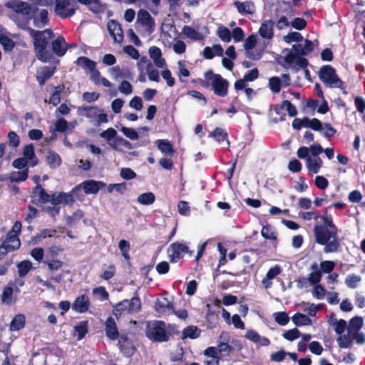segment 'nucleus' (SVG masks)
Masks as SVG:
<instances>
[{"label": "nucleus", "instance_id": "nucleus-45", "mask_svg": "<svg viewBox=\"0 0 365 365\" xmlns=\"http://www.w3.org/2000/svg\"><path fill=\"white\" fill-rule=\"evenodd\" d=\"M28 169H24L21 171H16L11 173L10 180L12 182H21L24 181L28 178Z\"/></svg>", "mask_w": 365, "mask_h": 365}, {"label": "nucleus", "instance_id": "nucleus-23", "mask_svg": "<svg viewBox=\"0 0 365 365\" xmlns=\"http://www.w3.org/2000/svg\"><path fill=\"white\" fill-rule=\"evenodd\" d=\"M234 5L237 9V11L241 14H253L255 12V6L253 2L247 1L241 2L236 1Z\"/></svg>", "mask_w": 365, "mask_h": 365}, {"label": "nucleus", "instance_id": "nucleus-30", "mask_svg": "<svg viewBox=\"0 0 365 365\" xmlns=\"http://www.w3.org/2000/svg\"><path fill=\"white\" fill-rule=\"evenodd\" d=\"M155 308L158 312L163 313L167 310H173V304L167 298L163 297L156 301Z\"/></svg>", "mask_w": 365, "mask_h": 365}, {"label": "nucleus", "instance_id": "nucleus-22", "mask_svg": "<svg viewBox=\"0 0 365 365\" xmlns=\"http://www.w3.org/2000/svg\"><path fill=\"white\" fill-rule=\"evenodd\" d=\"M33 197L36 198L39 202L45 204L47 202H51V194H48L46 192L44 188L40 184L36 185V186L33 190Z\"/></svg>", "mask_w": 365, "mask_h": 365}, {"label": "nucleus", "instance_id": "nucleus-58", "mask_svg": "<svg viewBox=\"0 0 365 365\" xmlns=\"http://www.w3.org/2000/svg\"><path fill=\"white\" fill-rule=\"evenodd\" d=\"M63 86H58L55 88V91L50 98V103L53 106H57L61 102V92L63 89Z\"/></svg>", "mask_w": 365, "mask_h": 365}, {"label": "nucleus", "instance_id": "nucleus-59", "mask_svg": "<svg viewBox=\"0 0 365 365\" xmlns=\"http://www.w3.org/2000/svg\"><path fill=\"white\" fill-rule=\"evenodd\" d=\"M327 294V289L321 284L314 285L312 290V295L317 299H322Z\"/></svg>", "mask_w": 365, "mask_h": 365}, {"label": "nucleus", "instance_id": "nucleus-42", "mask_svg": "<svg viewBox=\"0 0 365 365\" xmlns=\"http://www.w3.org/2000/svg\"><path fill=\"white\" fill-rule=\"evenodd\" d=\"M110 73L113 78L118 79V78H129L130 72L128 70H122L119 66H116L110 68Z\"/></svg>", "mask_w": 365, "mask_h": 365}, {"label": "nucleus", "instance_id": "nucleus-40", "mask_svg": "<svg viewBox=\"0 0 365 365\" xmlns=\"http://www.w3.org/2000/svg\"><path fill=\"white\" fill-rule=\"evenodd\" d=\"M74 331L78 335V340L83 339L86 334L88 333V322H80L78 324L74 327Z\"/></svg>", "mask_w": 365, "mask_h": 365}, {"label": "nucleus", "instance_id": "nucleus-39", "mask_svg": "<svg viewBox=\"0 0 365 365\" xmlns=\"http://www.w3.org/2000/svg\"><path fill=\"white\" fill-rule=\"evenodd\" d=\"M18 272L20 277H24L31 269L32 263L29 260H24L17 264Z\"/></svg>", "mask_w": 365, "mask_h": 365}, {"label": "nucleus", "instance_id": "nucleus-13", "mask_svg": "<svg viewBox=\"0 0 365 365\" xmlns=\"http://www.w3.org/2000/svg\"><path fill=\"white\" fill-rule=\"evenodd\" d=\"M21 246V242H17L15 237H9L3 240L0 245V260L9 252L18 250Z\"/></svg>", "mask_w": 365, "mask_h": 365}, {"label": "nucleus", "instance_id": "nucleus-34", "mask_svg": "<svg viewBox=\"0 0 365 365\" xmlns=\"http://www.w3.org/2000/svg\"><path fill=\"white\" fill-rule=\"evenodd\" d=\"M182 34L187 38L194 40L200 41L203 39L202 34L194 29L190 26H185L182 29Z\"/></svg>", "mask_w": 365, "mask_h": 365}, {"label": "nucleus", "instance_id": "nucleus-54", "mask_svg": "<svg viewBox=\"0 0 365 365\" xmlns=\"http://www.w3.org/2000/svg\"><path fill=\"white\" fill-rule=\"evenodd\" d=\"M146 71L150 81L155 82L160 81L159 72L157 69L153 68L151 63H148V65L146 66Z\"/></svg>", "mask_w": 365, "mask_h": 365}, {"label": "nucleus", "instance_id": "nucleus-44", "mask_svg": "<svg viewBox=\"0 0 365 365\" xmlns=\"http://www.w3.org/2000/svg\"><path fill=\"white\" fill-rule=\"evenodd\" d=\"M128 304V299H123L121 302H118L113 309V314L115 317L118 319L121 314L125 312H128V307L126 306Z\"/></svg>", "mask_w": 365, "mask_h": 365}, {"label": "nucleus", "instance_id": "nucleus-36", "mask_svg": "<svg viewBox=\"0 0 365 365\" xmlns=\"http://www.w3.org/2000/svg\"><path fill=\"white\" fill-rule=\"evenodd\" d=\"M76 63L78 66L84 69H88L91 72L96 68V63L85 56L78 57L76 60Z\"/></svg>", "mask_w": 365, "mask_h": 365}, {"label": "nucleus", "instance_id": "nucleus-57", "mask_svg": "<svg viewBox=\"0 0 365 365\" xmlns=\"http://www.w3.org/2000/svg\"><path fill=\"white\" fill-rule=\"evenodd\" d=\"M284 41L286 43H291L293 41L300 42L303 40L302 34L297 31L289 32L287 35L283 37Z\"/></svg>", "mask_w": 365, "mask_h": 365}, {"label": "nucleus", "instance_id": "nucleus-47", "mask_svg": "<svg viewBox=\"0 0 365 365\" xmlns=\"http://www.w3.org/2000/svg\"><path fill=\"white\" fill-rule=\"evenodd\" d=\"M353 339L352 335H341L336 339V341L340 348L346 349L351 346V341Z\"/></svg>", "mask_w": 365, "mask_h": 365}, {"label": "nucleus", "instance_id": "nucleus-52", "mask_svg": "<svg viewBox=\"0 0 365 365\" xmlns=\"http://www.w3.org/2000/svg\"><path fill=\"white\" fill-rule=\"evenodd\" d=\"M217 35L225 42H230L231 41V33L230 30L224 26H220L217 29Z\"/></svg>", "mask_w": 365, "mask_h": 365}, {"label": "nucleus", "instance_id": "nucleus-20", "mask_svg": "<svg viewBox=\"0 0 365 365\" xmlns=\"http://www.w3.org/2000/svg\"><path fill=\"white\" fill-rule=\"evenodd\" d=\"M118 339L120 350L125 355L131 356L135 350L132 341L125 335H121Z\"/></svg>", "mask_w": 365, "mask_h": 365}, {"label": "nucleus", "instance_id": "nucleus-7", "mask_svg": "<svg viewBox=\"0 0 365 365\" xmlns=\"http://www.w3.org/2000/svg\"><path fill=\"white\" fill-rule=\"evenodd\" d=\"M205 78L208 82L207 85L212 87L214 93L220 97H225L227 94L229 83L220 74H215L212 70L205 73Z\"/></svg>", "mask_w": 365, "mask_h": 365}, {"label": "nucleus", "instance_id": "nucleus-51", "mask_svg": "<svg viewBox=\"0 0 365 365\" xmlns=\"http://www.w3.org/2000/svg\"><path fill=\"white\" fill-rule=\"evenodd\" d=\"M274 316L275 322L280 326H285L289 322V317L284 312H276Z\"/></svg>", "mask_w": 365, "mask_h": 365}, {"label": "nucleus", "instance_id": "nucleus-24", "mask_svg": "<svg viewBox=\"0 0 365 365\" xmlns=\"http://www.w3.org/2000/svg\"><path fill=\"white\" fill-rule=\"evenodd\" d=\"M51 45L53 52L58 56H63L66 52V42L62 36H58L52 42Z\"/></svg>", "mask_w": 365, "mask_h": 365}, {"label": "nucleus", "instance_id": "nucleus-29", "mask_svg": "<svg viewBox=\"0 0 365 365\" xmlns=\"http://www.w3.org/2000/svg\"><path fill=\"white\" fill-rule=\"evenodd\" d=\"M46 160L51 168H56L60 166L61 163V159L59 155L53 150H49L47 153Z\"/></svg>", "mask_w": 365, "mask_h": 365}, {"label": "nucleus", "instance_id": "nucleus-17", "mask_svg": "<svg viewBox=\"0 0 365 365\" xmlns=\"http://www.w3.org/2000/svg\"><path fill=\"white\" fill-rule=\"evenodd\" d=\"M106 336L111 340L117 339L120 335L115 319L112 317L107 318L105 323Z\"/></svg>", "mask_w": 365, "mask_h": 365}, {"label": "nucleus", "instance_id": "nucleus-37", "mask_svg": "<svg viewBox=\"0 0 365 365\" xmlns=\"http://www.w3.org/2000/svg\"><path fill=\"white\" fill-rule=\"evenodd\" d=\"M157 145L158 149L167 155L172 156L174 154V150L171 143L166 140H158Z\"/></svg>", "mask_w": 365, "mask_h": 365}, {"label": "nucleus", "instance_id": "nucleus-4", "mask_svg": "<svg viewBox=\"0 0 365 365\" xmlns=\"http://www.w3.org/2000/svg\"><path fill=\"white\" fill-rule=\"evenodd\" d=\"M146 336L153 342H166L170 340V334L166 331V324L163 321L148 323L145 330Z\"/></svg>", "mask_w": 365, "mask_h": 365}, {"label": "nucleus", "instance_id": "nucleus-35", "mask_svg": "<svg viewBox=\"0 0 365 365\" xmlns=\"http://www.w3.org/2000/svg\"><path fill=\"white\" fill-rule=\"evenodd\" d=\"M25 322V317L24 314L16 315L11 322L10 330L13 331H19L24 327Z\"/></svg>", "mask_w": 365, "mask_h": 365}, {"label": "nucleus", "instance_id": "nucleus-15", "mask_svg": "<svg viewBox=\"0 0 365 365\" xmlns=\"http://www.w3.org/2000/svg\"><path fill=\"white\" fill-rule=\"evenodd\" d=\"M275 21L269 19L264 21L259 29V34L262 38L270 40L274 37V26Z\"/></svg>", "mask_w": 365, "mask_h": 365}, {"label": "nucleus", "instance_id": "nucleus-32", "mask_svg": "<svg viewBox=\"0 0 365 365\" xmlns=\"http://www.w3.org/2000/svg\"><path fill=\"white\" fill-rule=\"evenodd\" d=\"M201 330L196 326H187L182 331V339H195L200 336Z\"/></svg>", "mask_w": 365, "mask_h": 365}, {"label": "nucleus", "instance_id": "nucleus-63", "mask_svg": "<svg viewBox=\"0 0 365 365\" xmlns=\"http://www.w3.org/2000/svg\"><path fill=\"white\" fill-rule=\"evenodd\" d=\"M335 264L332 261L325 260L320 263L322 273L330 274L334 269Z\"/></svg>", "mask_w": 365, "mask_h": 365}, {"label": "nucleus", "instance_id": "nucleus-16", "mask_svg": "<svg viewBox=\"0 0 365 365\" xmlns=\"http://www.w3.org/2000/svg\"><path fill=\"white\" fill-rule=\"evenodd\" d=\"M56 71L55 66H43L36 72V79L40 86H43L46 81L51 78Z\"/></svg>", "mask_w": 365, "mask_h": 365}, {"label": "nucleus", "instance_id": "nucleus-50", "mask_svg": "<svg viewBox=\"0 0 365 365\" xmlns=\"http://www.w3.org/2000/svg\"><path fill=\"white\" fill-rule=\"evenodd\" d=\"M218 353L222 357H226L232 351L233 347L226 342H220L217 346Z\"/></svg>", "mask_w": 365, "mask_h": 365}, {"label": "nucleus", "instance_id": "nucleus-55", "mask_svg": "<svg viewBox=\"0 0 365 365\" xmlns=\"http://www.w3.org/2000/svg\"><path fill=\"white\" fill-rule=\"evenodd\" d=\"M0 43L3 46L4 49L6 51H11L14 46L15 43L9 37H8L6 35H1L0 36Z\"/></svg>", "mask_w": 365, "mask_h": 365}, {"label": "nucleus", "instance_id": "nucleus-1", "mask_svg": "<svg viewBox=\"0 0 365 365\" xmlns=\"http://www.w3.org/2000/svg\"><path fill=\"white\" fill-rule=\"evenodd\" d=\"M315 242L324 246L325 253L337 252L340 250L341 244L338 237V230L328 229L327 226L316 225L314 227Z\"/></svg>", "mask_w": 365, "mask_h": 365}, {"label": "nucleus", "instance_id": "nucleus-48", "mask_svg": "<svg viewBox=\"0 0 365 365\" xmlns=\"http://www.w3.org/2000/svg\"><path fill=\"white\" fill-rule=\"evenodd\" d=\"M14 289L11 287L7 286L4 288L1 294V301L4 304H11L12 303Z\"/></svg>", "mask_w": 365, "mask_h": 365}, {"label": "nucleus", "instance_id": "nucleus-11", "mask_svg": "<svg viewBox=\"0 0 365 365\" xmlns=\"http://www.w3.org/2000/svg\"><path fill=\"white\" fill-rule=\"evenodd\" d=\"M193 251H190L189 247L184 243L174 242L168 250V253L171 262H176L182 258V253H187L190 256L193 255Z\"/></svg>", "mask_w": 365, "mask_h": 365}, {"label": "nucleus", "instance_id": "nucleus-10", "mask_svg": "<svg viewBox=\"0 0 365 365\" xmlns=\"http://www.w3.org/2000/svg\"><path fill=\"white\" fill-rule=\"evenodd\" d=\"M77 9L76 0H56L55 12L61 18L72 16Z\"/></svg>", "mask_w": 365, "mask_h": 365}, {"label": "nucleus", "instance_id": "nucleus-9", "mask_svg": "<svg viewBox=\"0 0 365 365\" xmlns=\"http://www.w3.org/2000/svg\"><path fill=\"white\" fill-rule=\"evenodd\" d=\"M105 185V183L101 181L86 180L73 189V195H76V199L81 200L80 195L82 191L85 194H96Z\"/></svg>", "mask_w": 365, "mask_h": 365}, {"label": "nucleus", "instance_id": "nucleus-64", "mask_svg": "<svg viewBox=\"0 0 365 365\" xmlns=\"http://www.w3.org/2000/svg\"><path fill=\"white\" fill-rule=\"evenodd\" d=\"M93 295L99 296L101 301L108 299L109 294L104 287H98L93 289Z\"/></svg>", "mask_w": 365, "mask_h": 365}, {"label": "nucleus", "instance_id": "nucleus-6", "mask_svg": "<svg viewBox=\"0 0 365 365\" xmlns=\"http://www.w3.org/2000/svg\"><path fill=\"white\" fill-rule=\"evenodd\" d=\"M78 113L90 119L96 126H100L102 123L108 122V115L103 113V110L98 106H83L78 108Z\"/></svg>", "mask_w": 365, "mask_h": 365}, {"label": "nucleus", "instance_id": "nucleus-8", "mask_svg": "<svg viewBox=\"0 0 365 365\" xmlns=\"http://www.w3.org/2000/svg\"><path fill=\"white\" fill-rule=\"evenodd\" d=\"M319 76L321 81L329 87L342 88L344 82L338 77L332 66L329 65L322 66L319 71Z\"/></svg>", "mask_w": 365, "mask_h": 365}, {"label": "nucleus", "instance_id": "nucleus-3", "mask_svg": "<svg viewBox=\"0 0 365 365\" xmlns=\"http://www.w3.org/2000/svg\"><path fill=\"white\" fill-rule=\"evenodd\" d=\"M53 35L51 30L45 29L42 31V34H40L38 38L34 42L36 57L42 62H49L52 58V54L47 51L46 48L48 41L53 37Z\"/></svg>", "mask_w": 365, "mask_h": 365}, {"label": "nucleus", "instance_id": "nucleus-56", "mask_svg": "<svg viewBox=\"0 0 365 365\" xmlns=\"http://www.w3.org/2000/svg\"><path fill=\"white\" fill-rule=\"evenodd\" d=\"M300 336L301 333L297 328L289 329L282 334V336L285 339L291 341L298 339Z\"/></svg>", "mask_w": 365, "mask_h": 365}, {"label": "nucleus", "instance_id": "nucleus-28", "mask_svg": "<svg viewBox=\"0 0 365 365\" xmlns=\"http://www.w3.org/2000/svg\"><path fill=\"white\" fill-rule=\"evenodd\" d=\"M292 320L293 323L297 327L307 326L312 324L311 319L306 314H302L300 312L295 313L292 317Z\"/></svg>", "mask_w": 365, "mask_h": 365}, {"label": "nucleus", "instance_id": "nucleus-12", "mask_svg": "<svg viewBox=\"0 0 365 365\" xmlns=\"http://www.w3.org/2000/svg\"><path fill=\"white\" fill-rule=\"evenodd\" d=\"M5 6L24 15H29L31 11L30 4L21 0H10L5 3Z\"/></svg>", "mask_w": 365, "mask_h": 365}, {"label": "nucleus", "instance_id": "nucleus-61", "mask_svg": "<svg viewBox=\"0 0 365 365\" xmlns=\"http://www.w3.org/2000/svg\"><path fill=\"white\" fill-rule=\"evenodd\" d=\"M322 271L321 270H315V272H312L309 274L308 276V280L309 281V283L312 285H317L319 284L322 279Z\"/></svg>", "mask_w": 365, "mask_h": 365}, {"label": "nucleus", "instance_id": "nucleus-60", "mask_svg": "<svg viewBox=\"0 0 365 365\" xmlns=\"http://www.w3.org/2000/svg\"><path fill=\"white\" fill-rule=\"evenodd\" d=\"M269 86L273 93H279L281 89V80L279 77H272L269 81Z\"/></svg>", "mask_w": 365, "mask_h": 365}, {"label": "nucleus", "instance_id": "nucleus-62", "mask_svg": "<svg viewBox=\"0 0 365 365\" xmlns=\"http://www.w3.org/2000/svg\"><path fill=\"white\" fill-rule=\"evenodd\" d=\"M118 247L121 251L123 257L126 259H129V250H130V244L129 242L125 240H121L119 242Z\"/></svg>", "mask_w": 365, "mask_h": 365}, {"label": "nucleus", "instance_id": "nucleus-53", "mask_svg": "<svg viewBox=\"0 0 365 365\" xmlns=\"http://www.w3.org/2000/svg\"><path fill=\"white\" fill-rule=\"evenodd\" d=\"M21 222L20 221H16V222L12 226L11 230L7 233L6 238L12 237L16 238L17 242H20L19 235L21 232Z\"/></svg>", "mask_w": 365, "mask_h": 365}, {"label": "nucleus", "instance_id": "nucleus-49", "mask_svg": "<svg viewBox=\"0 0 365 365\" xmlns=\"http://www.w3.org/2000/svg\"><path fill=\"white\" fill-rule=\"evenodd\" d=\"M210 136L214 138L218 142H222L224 140H227V143H229V141L227 140V133L222 128H215L210 134Z\"/></svg>", "mask_w": 365, "mask_h": 365}, {"label": "nucleus", "instance_id": "nucleus-5", "mask_svg": "<svg viewBox=\"0 0 365 365\" xmlns=\"http://www.w3.org/2000/svg\"><path fill=\"white\" fill-rule=\"evenodd\" d=\"M155 20L148 11L144 9L138 11L135 28L142 36H149L155 30Z\"/></svg>", "mask_w": 365, "mask_h": 365}, {"label": "nucleus", "instance_id": "nucleus-46", "mask_svg": "<svg viewBox=\"0 0 365 365\" xmlns=\"http://www.w3.org/2000/svg\"><path fill=\"white\" fill-rule=\"evenodd\" d=\"M155 195L153 192H145L140 195L138 197V202L143 205H150L155 202Z\"/></svg>", "mask_w": 365, "mask_h": 365}, {"label": "nucleus", "instance_id": "nucleus-27", "mask_svg": "<svg viewBox=\"0 0 365 365\" xmlns=\"http://www.w3.org/2000/svg\"><path fill=\"white\" fill-rule=\"evenodd\" d=\"M302 126L309 128L315 131H322L323 130V123L317 118L309 119L307 117L302 118Z\"/></svg>", "mask_w": 365, "mask_h": 365}, {"label": "nucleus", "instance_id": "nucleus-26", "mask_svg": "<svg viewBox=\"0 0 365 365\" xmlns=\"http://www.w3.org/2000/svg\"><path fill=\"white\" fill-rule=\"evenodd\" d=\"M23 154L24 158L29 162L31 166L34 167L37 165L38 159L36 157L34 148L32 144L27 145L24 148Z\"/></svg>", "mask_w": 365, "mask_h": 365}, {"label": "nucleus", "instance_id": "nucleus-38", "mask_svg": "<svg viewBox=\"0 0 365 365\" xmlns=\"http://www.w3.org/2000/svg\"><path fill=\"white\" fill-rule=\"evenodd\" d=\"M261 235L267 240H270L277 242V232L274 231L272 227L269 224L262 227Z\"/></svg>", "mask_w": 365, "mask_h": 365}, {"label": "nucleus", "instance_id": "nucleus-41", "mask_svg": "<svg viewBox=\"0 0 365 365\" xmlns=\"http://www.w3.org/2000/svg\"><path fill=\"white\" fill-rule=\"evenodd\" d=\"M88 8L93 13L98 14L106 11V5L103 4L101 0H93Z\"/></svg>", "mask_w": 365, "mask_h": 365}, {"label": "nucleus", "instance_id": "nucleus-25", "mask_svg": "<svg viewBox=\"0 0 365 365\" xmlns=\"http://www.w3.org/2000/svg\"><path fill=\"white\" fill-rule=\"evenodd\" d=\"M48 21V11L46 9H41L38 14L34 17V25L38 28L45 26Z\"/></svg>", "mask_w": 365, "mask_h": 365}, {"label": "nucleus", "instance_id": "nucleus-43", "mask_svg": "<svg viewBox=\"0 0 365 365\" xmlns=\"http://www.w3.org/2000/svg\"><path fill=\"white\" fill-rule=\"evenodd\" d=\"M361 281V277L359 275L351 274L346 277L344 282L349 288L355 289Z\"/></svg>", "mask_w": 365, "mask_h": 365}, {"label": "nucleus", "instance_id": "nucleus-2", "mask_svg": "<svg viewBox=\"0 0 365 365\" xmlns=\"http://www.w3.org/2000/svg\"><path fill=\"white\" fill-rule=\"evenodd\" d=\"M303 46L300 43L294 44L291 49L283 50L284 60L285 63L297 71L300 68H305L308 65V61L302 57Z\"/></svg>", "mask_w": 365, "mask_h": 365}, {"label": "nucleus", "instance_id": "nucleus-14", "mask_svg": "<svg viewBox=\"0 0 365 365\" xmlns=\"http://www.w3.org/2000/svg\"><path fill=\"white\" fill-rule=\"evenodd\" d=\"M51 203L52 205H58L60 204H69L76 199V195H73V190L71 194L66 192L53 193L51 194Z\"/></svg>", "mask_w": 365, "mask_h": 365}, {"label": "nucleus", "instance_id": "nucleus-31", "mask_svg": "<svg viewBox=\"0 0 365 365\" xmlns=\"http://www.w3.org/2000/svg\"><path fill=\"white\" fill-rule=\"evenodd\" d=\"M128 312L129 314L138 313L141 309V300L140 297L136 294L130 300L128 299Z\"/></svg>", "mask_w": 365, "mask_h": 365}, {"label": "nucleus", "instance_id": "nucleus-19", "mask_svg": "<svg viewBox=\"0 0 365 365\" xmlns=\"http://www.w3.org/2000/svg\"><path fill=\"white\" fill-rule=\"evenodd\" d=\"M108 30L113 37L115 42L121 43L123 40V29L120 24L111 20L108 23Z\"/></svg>", "mask_w": 365, "mask_h": 365}, {"label": "nucleus", "instance_id": "nucleus-33", "mask_svg": "<svg viewBox=\"0 0 365 365\" xmlns=\"http://www.w3.org/2000/svg\"><path fill=\"white\" fill-rule=\"evenodd\" d=\"M363 326V319L361 317H352L349 321L348 332L352 334L354 332L359 331Z\"/></svg>", "mask_w": 365, "mask_h": 365}, {"label": "nucleus", "instance_id": "nucleus-18", "mask_svg": "<svg viewBox=\"0 0 365 365\" xmlns=\"http://www.w3.org/2000/svg\"><path fill=\"white\" fill-rule=\"evenodd\" d=\"M90 304L88 297L86 294H81L75 299L73 309L78 313H84L88 310Z\"/></svg>", "mask_w": 365, "mask_h": 365}, {"label": "nucleus", "instance_id": "nucleus-21", "mask_svg": "<svg viewBox=\"0 0 365 365\" xmlns=\"http://www.w3.org/2000/svg\"><path fill=\"white\" fill-rule=\"evenodd\" d=\"M149 55L157 67L165 68L166 66L165 60L162 57L161 50L158 47L151 46L149 48Z\"/></svg>", "mask_w": 365, "mask_h": 365}]
</instances>
